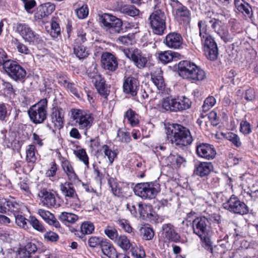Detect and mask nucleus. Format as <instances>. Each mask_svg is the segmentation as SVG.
I'll use <instances>...</instances> for the list:
<instances>
[{"instance_id": "1", "label": "nucleus", "mask_w": 258, "mask_h": 258, "mask_svg": "<svg viewBox=\"0 0 258 258\" xmlns=\"http://www.w3.org/2000/svg\"><path fill=\"white\" fill-rule=\"evenodd\" d=\"M225 42H230L232 39L226 27L220 20L213 18L201 20L198 23L200 36L203 44V49L205 55L211 60H215L218 56V49L214 39L210 36L208 29L207 23Z\"/></svg>"}, {"instance_id": "2", "label": "nucleus", "mask_w": 258, "mask_h": 258, "mask_svg": "<svg viewBox=\"0 0 258 258\" xmlns=\"http://www.w3.org/2000/svg\"><path fill=\"white\" fill-rule=\"evenodd\" d=\"M165 131L168 139L176 146H186L193 141L189 130L180 124L173 123L166 125Z\"/></svg>"}, {"instance_id": "3", "label": "nucleus", "mask_w": 258, "mask_h": 258, "mask_svg": "<svg viewBox=\"0 0 258 258\" xmlns=\"http://www.w3.org/2000/svg\"><path fill=\"white\" fill-rule=\"evenodd\" d=\"M192 229L194 233L200 237L203 246L210 252H213L212 243L209 237L208 219L205 216L196 218L192 222Z\"/></svg>"}, {"instance_id": "4", "label": "nucleus", "mask_w": 258, "mask_h": 258, "mask_svg": "<svg viewBox=\"0 0 258 258\" xmlns=\"http://www.w3.org/2000/svg\"><path fill=\"white\" fill-rule=\"evenodd\" d=\"M178 73L183 79L194 82L201 81L206 78L205 72L194 63L184 60L178 64Z\"/></svg>"}, {"instance_id": "5", "label": "nucleus", "mask_w": 258, "mask_h": 258, "mask_svg": "<svg viewBox=\"0 0 258 258\" xmlns=\"http://www.w3.org/2000/svg\"><path fill=\"white\" fill-rule=\"evenodd\" d=\"M191 105V101L185 96L177 98L166 97L163 98L158 105L160 111H181L189 109Z\"/></svg>"}, {"instance_id": "6", "label": "nucleus", "mask_w": 258, "mask_h": 258, "mask_svg": "<svg viewBox=\"0 0 258 258\" xmlns=\"http://www.w3.org/2000/svg\"><path fill=\"white\" fill-rule=\"evenodd\" d=\"M71 117L78 128L83 131L84 135L87 136L88 131L94 123L93 114L86 110L72 108L71 110Z\"/></svg>"}, {"instance_id": "7", "label": "nucleus", "mask_w": 258, "mask_h": 258, "mask_svg": "<svg viewBox=\"0 0 258 258\" xmlns=\"http://www.w3.org/2000/svg\"><path fill=\"white\" fill-rule=\"evenodd\" d=\"M99 17L100 26L106 33L114 36L122 32L123 23L120 19L107 13Z\"/></svg>"}, {"instance_id": "8", "label": "nucleus", "mask_w": 258, "mask_h": 258, "mask_svg": "<svg viewBox=\"0 0 258 258\" xmlns=\"http://www.w3.org/2000/svg\"><path fill=\"white\" fill-rule=\"evenodd\" d=\"M160 190V185L156 181L137 183L134 188L135 194L143 200L154 199Z\"/></svg>"}, {"instance_id": "9", "label": "nucleus", "mask_w": 258, "mask_h": 258, "mask_svg": "<svg viewBox=\"0 0 258 258\" xmlns=\"http://www.w3.org/2000/svg\"><path fill=\"white\" fill-rule=\"evenodd\" d=\"M123 53L138 69H142L153 65L151 62V55L143 54L137 48L125 49L123 50Z\"/></svg>"}, {"instance_id": "10", "label": "nucleus", "mask_w": 258, "mask_h": 258, "mask_svg": "<svg viewBox=\"0 0 258 258\" xmlns=\"http://www.w3.org/2000/svg\"><path fill=\"white\" fill-rule=\"evenodd\" d=\"M47 100L41 99L32 105L28 110V114L31 120L35 124L43 123L47 118Z\"/></svg>"}, {"instance_id": "11", "label": "nucleus", "mask_w": 258, "mask_h": 258, "mask_svg": "<svg viewBox=\"0 0 258 258\" xmlns=\"http://www.w3.org/2000/svg\"><path fill=\"white\" fill-rule=\"evenodd\" d=\"M166 16L160 10L154 11L149 18L150 26L154 34L162 35L166 29Z\"/></svg>"}, {"instance_id": "12", "label": "nucleus", "mask_w": 258, "mask_h": 258, "mask_svg": "<svg viewBox=\"0 0 258 258\" xmlns=\"http://www.w3.org/2000/svg\"><path fill=\"white\" fill-rule=\"evenodd\" d=\"M223 207L230 212L236 214L244 215L248 212V208L246 205L234 195L223 204Z\"/></svg>"}, {"instance_id": "13", "label": "nucleus", "mask_w": 258, "mask_h": 258, "mask_svg": "<svg viewBox=\"0 0 258 258\" xmlns=\"http://www.w3.org/2000/svg\"><path fill=\"white\" fill-rule=\"evenodd\" d=\"M16 31L21 35L25 42L29 44L38 43L40 40L39 35L26 23H18L16 26Z\"/></svg>"}, {"instance_id": "14", "label": "nucleus", "mask_w": 258, "mask_h": 258, "mask_svg": "<svg viewBox=\"0 0 258 258\" xmlns=\"http://www.w3.org/2000/svg\"><path fill=\"white\" fill-rule=\"evenodd\" d=\"M8 75L16 81H22L26 76V70L16 61L8 60L4 65Z\"/></svg>"}, {"instance_id": "15", "label": "nucleus", "mask_w": 258, "mask_h": 258, "mask_svg": "<svg viewBox=\"0 0 258 258\" xmlns=\"http://www.w3.org/2000/svg\"><path fill=\"white\" fill-rule=\"evenodd\" d=\"M60 189L65 198H69L73 200L70 206L75 210L80 208L81 205L78 197L76 191L73 184L70 182H65L60 185Z\"/></svg>"}, {"instance_id": "16", "label": "nucleus", "mask_w": 258, "mask_h": 258, "mask_svg": "<svg viewBox=\"0 0 258 258\" xmlns=\"http://www.w3.org/2000/svg\"><path fill=\"white\" fill-rule=\"evenodd\" d=\"M140 87L138 79L133 76L125 77L123 83V91L126 94L136 96Z\"/></svg>"}, {"instance_id": "17", "label": "nucleus", "mask_w": 258, "mask_h": 258, "mask_svg": "<svg viewBox=\"0 0 258 258\" xmlns=\"http://www.w3.org/2000/svg\"><path fill=\"white\" fill-rule=\"evenodd\" d=\"M198 156L207 160H212L216 157L217 152L214 146L208 143H200L196 147Z\"/></svg>"}, {"instance_id": "18", "label": "nucleus", "mask_w": 258, "mask_h": 258, "mask_svg": "<svg viewBox=\"0 0 258 258\" xmlns=\"http://www.w3.org/2000/svg\"><path fill=\"white\" fill-rule=\"evenodd\" d=\"M55 10V5L48 3L39 6L34 14V19L36 21H40L46 19L51 15Z\"/></svg>"}, {"instance_id": "19", "label": "nucleus", "mask_w": 258, "mask_h": 258, "mask_svg": "<svg viewBox=\"0 0 258 258\" xmlns=\"http://www.w3.org/2000/svg\"><path fill=\"white\" fill-rule=\"evenodd\" d=\"M108 183L111 189L112 194L119 198L126 197L128 196L127 190L129 187L118 183L114 178H110Z\"/></svg>"}, {"instance_id": "20", "label": "nucleus", "mask_w": 258, "mask_h": 258, "mask_svg": "<svg viewBox=\"0 0 258 258\" xmlns=\"http://www.w3.org/2000/svg\"><path fill=\"white\" fill-rule=\"evenodd\" d=\"M101 65L105 70L115 71L118 67L116 58L109 52L103 53L101 55Z\"/></svg>"}, {"instance_id": "21", "label": "nucleus", "mask_w": 258, "mask_h": 258, "mask_svg": "<svg viewBox=\"0 0 258 258\" xmlns=\"http://www.w3.org/2000/svg\"><path fill=\"white\" fill-rule=\"evenodd\" d=\"M164 43L169 48L178 49L181 46L183 39L180 34L171 32L167 35L164 40Z\"/></svg>"}, {"instance_id": "22", "label": "nucleus", "mask_w": 258, "mask_h": 258, "mask_svg": "<svg viewBox=\"0 0 258 258\" xmlns=\"http://www.w3.org/2000/svg\"><path fill=\"white\" fill-rule=\"evenodd\" d=\"M64 110L59 107H54L52 109L51 119L54 127L60 129L63 126L64 123Z\"/></svg>"}, {"instance_id": "23", "label": "nucleus", "mask_w": 258, "mask_h": 258, "mask_svg": "<svg viewBox=\"0 0 258 258\" xmlns=\"http://www.w3.org/2000/svg\"><path fill=\"white\" fill-rule=\"evenodd\" d=\"M38 196L42 204L46 207H53L56 205V200L54 194L46 189L40 190Z\"/></svg>"}, {"instance_id": "24", "label": "nucleus", "mask_w": 258, "mask_h": 258, "mask_svg": "<svg viewBox=\"0 0 258 258\" xmlns=\"http://www.w3.org/2000/svg\"><path fill=\"white\" fill-rule=\"evenodd\" d=\"M92 82L94 84L98 92L103 97L107 98L110 91L104 78L100 75L96 74L93 76Z\"/></svg>"}, {"instance_id": "25", "label": "nucleus", "mask_w": 258, "mask_h": 258, "mask_svg": "<svg viewBox=\"0 0 258 258\" xmlns=\"http://www.w3.org/2000/svg\"><path fill=\"white\" fill-rule=\"evenodd\" d=\"M213 170V166L211 162H202L195 166L194 173L201 177H206Z\"/></svg>"}, {"instance_id": "26", "label": "nucleus", "mask_w": 258, "mask_h": 258, "mask_svg": "<svg viewBox=\"0 0 258 258\" xmlns=\"http://www.w3.org/2000/svg\"><path fill=\"white\" fill-rule=\"evenodd\" d=\"M37 213L49 225L56 228H60L59 222L49 211L40 209L38 210Z\"/></svg>"}, {"instance_id": "27", "label": "nucleus", "mask_w": 258, "mask_h": 258, "mask_svg": "<svg viewBox=\"0 0 258 258\" xmlns=\"http://www.w3.org/2000/svg\"><path fill=\"white\" fill-rule=\"evenodd\" d=\"M0 204L5 208L4 213L8 210L12 212L14 215H16L19 214L21 210V205L16 203L14 199L8 200L2 198L1 199Z\"/></svg>"}, {"instance_id": "28", "label": "nucleus", "mask_w": 258, "mask_h": 258, "mask_svg": "<svg viewBox=\"0 0 258 258\" xmlns=\"http://www.w3.org/2000/svg\"><path fill=\"white\" fill-rule=\"evenodd\" d=\"M163 237L165 241L177 242L180 236L175 231L173 226L171 224H166L163 226Z\"/></svg>"}, {"instance_id": "29", "label": "nucleus", "mask_w": 258, "mask_h": 258, "mask_svg": "<svg viewBox=\"0 0 258 258\" xmlns=\"http://www.w3.org/2000/svg\"><path fill=\"white\" fill-rule=\"evenodd\" d=\"M235 8L247 18H250L252 15V11L249 5L243 0H235Z\"/></svg>"}, {"instance_id": "30", "label": "nucleus", "mask_w": 258, "mask_h": 258, "mask_svg": "<svg viewBox=\"0 0 258 258\" xmlns=\"http://www.w3.org/2000/svg\"><path fill=\"white\" fill-rule=\"evenodd\" d=\"M179 55L177 52L167 50L159 52L158 57L162 63L166 64L171 61L176 60Z\"/></svg>"}, {"instance_id": "31", "label": "nucleus", "mask_w": 258, "mask_h": 258, "mask_svg": "<svg viewBox=\"0 0 258 258\" xmlns=\"http://www.w3.org/2000/svg\"><path fill=\"white\" fill-rule=\"evenodd\" d=\"M101 248L103 254L108 258H115L117 256L115 249L108 240H105L101 242Z\"/></svg>"}, {"instance_id": "32", "label": "nucleus", "mask_w": 258, "mask_h": 258, "mask_svg": "<svg viewBox=\"0 0 258 258\" xmlns=\"http://www.w3.org/2000/svg\"><path fill=\"white\" fill-rule=\"evenodd\" d=\"M61 166L70 180L75 181L78 178L72 164L69 161L67 160L62 161Z\"/></svg>"}, {"instance_id": "33", "label": "nucleus", "mask_w": 258, "mask_h": 258, "mask_svg": "<svg viewBox=\"0 0 258 258\" xmlns=\"http://www.w3.org/2000/svg\"><path fill=\"white\" fill-rule=\"evenodd\" d=\"M126 121L132 127L137 126L139 123L138 114L131 108L128 109L124 113V122Z\"/></svg>"}, {"instance_id": "34", "label": "nucleus", "mask_w": 258, "mask_h": 258, "mask_svg": "<svg viewBox=\"0 0 258 258\" xmlns=\"http://www.w3.org/2000/svg\"><path fill=\"white\" fill-rule=\"evenodd\" d=\"M151 80L157 88L162 90L165 87V83L161 70H158L156 72L151 73Z\"/></svg>"}, {"instance_id": "35", "label": "nucleus", "mask_w": 258, "mask_h": 258, "mask_svg": "<svg viewBox=\"0 0 258 258\" xmlns=\"http://www.w3.org/2000/svg\"><path fill=\"white\" fill-rule=\"evenodd\" d=\"M174 16L178 21L184 20L189 19L190 12L186 7L181 4L174 10Z\"/></svg>"}, {"instance_id": "36", "label": "nucleus", "mask_w": 258, "mask_h": 258, "mask_svg": "<svg viewBox=\"0 0 258 258\" xmlns=\"http://www.w3.org/2000/svg\"><path fill=\"white\" fill-rule=\"evenodd\" d=\"M37 250V248L35 244L32 242H29L24 248H21L18 251V254L19 256L30 258L31 254L34 253Z\"/></svg>"}, {"instance_id": "37", "label": "nucleus", "mask_w": 258, "mask_h": 258, "mask_svg": "<svg viewBox=\"0 0 258 258\" xmlns=\"http://www.w3.org/2000/svg\"><path fill=\"white\" fill-rule=\"evenodd\" d=\"M58 219L65 224L67 223L73 224L79 220V217L75 214L63 212L61 213Z\"/></svg>"}, {"instance_id": "38", "label": "nucleus", "mask_w": 258, "mask_h": 258, "mask_svg": "<svg viewBox=\"0 0 258 258\" xmlns=\"http://www.w3.org/2000/svg\"><path fill=\"white\" fill-rule=\"evenodd\" d=\"M114 243L124 251L129 250L132 246L130 240L124 235H119Z\"/></svg>"}, {"instance_id": "39", "label": "nucleus", "mask_w": 258, "mask_h": 258, "mask_svg": "<svg viewBox=\"0 0 258 258\" xmlns=\"http://www.w3.org/2000/svg\"><path fill=\"white\" fill-rule=\"evenodd\" d=\"M167 162L175 168L179 167L181 165L185 162V160L177 154H171L167 157Z\"/></svg>"}, {"instance_id": "40", "label": "nucleus", "mask_w": 258, "mask_h": 258, "mask_svg": "<svg viewBox=\"0 0 258 258\" xmlns=\"http://www.w3.org/2000/svg\"><path fill=\"white\" fill-rule=\"evenodd\" d=\"M119 12L124 15L131 17H135L139 15L140 11L135 6L130 5H123L119 8Z\"/></svg>"}, {"instance_id": "41", "label": "nucleus", "mask_w": 258, "mask_h": 258, "mask_svg": "<svg viewBox=\"0 0 258 258\" xmlns=\"http://www.w3.org/2000/svg\"><path fill=\"white\" fill-rule=\"evenodd\" d=\"M26 160L30 163H34L37 160L36 150L33 145H29L26 150Z\"/></svg>"}, {"instance_id": "42", "label": "nucleus", "mask_w": 258, "mask_h": 258, "mask_svg": "<svg viewBox=\"0 0 258 258\" xmlns=\"http://www.w3.org/2000/svg\"><path fill=\"white\" fill-rule=\"evenodd\" d=\"M74 53L79 59H83L87 57L89 54L86 47L82 44H74Z\"/></svg>"}, {"instance_id": "43", "label": "nucleus", "mask_w": 258, "mask_h": 258, "mask_svg": "<svg viewBox=\"0 0 258 258\" xmlns=\"http://www.w3.org/2000/svg\"><path fill=\"white\" fill-rule=\"evenodd\" d=\"M10 106L8 104L0 103V120L7 121L11 114Z\"/></svg>"}, {"instance_id": "44", "label": "nucleus", "mask_w": 258, "mask_h": 258, "mask_svg": "<svg viewBox=\"0 0 258 258\" xmlns=\"http://www.w3.org/2000/svg\"><path fill=\"white\" fill-rule=\"evenodd\" d=\"M101 151L104 153L105 157L108 159L110 164H112L115 158L117 156V153L107 145H104L102 146Z\"/></svg>"}, {"instance_id": "45", "label": "nucleus", "mask_w": 258, "mask_h": 258, "mask_svg": "<svg viewBox=\"0 0 258 258\" xmlns=\"http://www.w3.org/2000/svg\"><path fill=\"white\" fill-rule=\"evenodd\" d=\"M29 222L32 227L36 230L41 232H43L45 231V229L43 224L35 217L30 216L29 217Z\"/></svg>"}, {"instance_id": "46", "label": "nucleus", "mask_w": 258, "mask_h": 258, "mask_svg": "<svg viewBox=\"0 0 258 258\" xmlns=\"http://www.w3.org/2000/svg\"><path fill=\"white\" fill-rule=\"evenodd\" d=\"M140 231L143 239L146 240L152 239L154 235L152 229L148 227H142Z\"/></svg>"}, {"instance_id": "47", "label": "nucleus", "mask_w": 258, "mask_h": 258, "mask_svg": "<svg viewBox=\"0 0 258 258\" xmlns=\"http://www.w3.org/2000/svg\"><path fill=\"white\" fill-rule=\"evenodd\" d=\"M14 44L19 53L32 56L30 49L26 45L19 41L17 39L15 41Z\"/></svg>"}, {"instance_id": "48", "label": "nucleus", "mask_w": 258, "mask_h": 258, "mask_svg": "<svg viewBox=\"0 0 258 258\" xmlns=\"http://www.w3.org/2000/svg\"><path fill=\"white\" fill-rule=\"evenodd\" d=\"M104 233L111 240L115 241L116 239L119 236L117 230L113 227L107 226L104 229Z\"/></svg>"}, {"instance_id": "49", "label": "nucleus", "mask_w": 258, "mask_h": 258, "mask_svg": "<svg viewBox=\"0 0 258 258\" xmlns=\"http://www.w3.org/2000/svg\"><path fill=\"white\" fill-rule=\"evenodd\" d=\"M75 154L76 157L80 161H82L86 166H89V163L88 157L84 149H79L75 151Z\"/></svg>"}, {"instance_id": "50", "label": "nucleus", "mask_w": 258, "mask_h": 258, "mask_svg": "<svg viewBox=\"0 0 258 258\" xmlns=\"http://www.w3.org/2000/svg\"><path fill=\"white\" fill-rule=\"evenodd\" d=\"M117 138L122 143H128L131 140L130 133L120 128H119L117 131Z\"/></svg>"}, {"instance_id": "51", "label": "nucleus", "mask_w": 258, "mask_h": 258, "mask_svg": "<svg viewBox=\"0 0 258 258\" xmlns=\"http://www.w3.org/2000/svg\"><path fill=\"white\" fill-rule=\"evenodd\" d=\"M131 248V253L134 257L136 258H144L145 257V252L141 247L132 245Z\"/></svg>"}, {"instance_id": "52", "label": "nucleus", "mask_w": 258, "mask_h": 258, "mask_svg": "<svg viewBox=\"0 0 258 258\" xmlns=\"http://www.w3.org/2000/svg\"><path fill=\"white\" fill-rule=\"evenodd\" d=\"M216 103V99L213 96H209L207 97L204 101V104L202 106V110L204 112H206L209 111L212 107L214 106Z\"/></svg>"}, {"instance_id": "53", "label": "nucleus", "mask_w": 258, "mask_h": 258, "mask_svg": "<svg viewBox=\"0 0 258 258\" xmlns=\"http://www.w3.org/2000/svg\"><path fill=\"white\" fill-rule=\"evenodd\" d=\"M94 230V225L90 222H85L81 226V231L83 234H90Z\"/></svg>"}, {"instance_id": "54", "label": "nucleus", "mask_w": 258, "mask_h": 258, "mask_svg": "<svg viewBox=\"0 0 258 258\" xmlns=\"http://www.w3.org/2000/svg\"><path fill=\"white\" fill-rule=\"evenodd\" d=\"M76 13L79 19H83L87 17L89 14L87 5H83L79 8L77 9Z\"/></svg>"}, {"instance_id": "55", "label": "nucleus", "mask_w": 258, "mask_h": 258, "mask_svg": "<svg viewBox=\"0 0 258 258\" xmlns=\"http://www.w3.org/2000/svg\"><path fill=\"white\" fill-rule=\"evenodd\" d=\"M117 223L125 232L130 233L132 232L133 228L126 220L119 219L117 221Z\"/></svg>"}, {"instance_id": "56", "label": "nucleus", "mask_w": 258, "mask_h": 258, "mask_svg": "<svg viewBox=\"0 0 258 258\" xmlns=\"http://www.w3.org/2000/svg\"><path fill=\"white\" fill-rule=\"evenodd\" d=\"M152 207L151 205L139 204V210L141 216L148 217L151 214Z\"/></svg>"}, {"instance_id": "57", "label": "nucleus", "mask_w": 258, "mask_h": 258, "mask_svg": "<svg viewBox=\"0 0 258 258\" xmlns=\"http://www.w3.org/2000/svg\"><path fill=\"white\" fill-rule=\"evenodd\" d=\"M57 165L54 161L51 162L49 168L46 171L45 175L47 177H53L56 175L57 170Z\"/></svg>"}, {"instance_id": "58", "label": "nucleus", "mask_w": 258, "mask_h": 258, "mask_svg": "<svg viewBox=\"0 0 258 258\" xmlns=\"http://www.w3.org/2000/svg\"><path fill=\"white\" fill-rule=\"evenodd\" d=\"M227 138L235 146L238 147L241 146V142L238 136L234 133H229L227 135Z\"/></svg>"}, {"instance_id": "59", "label": "nucleus", "mask_w": 258, "mask_h": 258, "mask_svg": "<svg viewBox=\"0 0 258 258\" xmlns=\"http://www.w3.org/2000/svg\"><path fill=\"white\" fill-rule=\"evenodd\" d=\"M60 31L59 24L54 20H52L51 22V35L53 37H56L59 34Z\"/></svg>"}, {"instance_id": "60", "label": "nucleus", "mask_w": 258, "mask_h": 258, "mask_svg": "<svg viewBox=\"0 0 258 258\" xmlns=\"http://www.w3.org/2000/svg\"><path fill=\"white\" fill-rule=\"evenodd\" d=\"M64 85L65 87L68 90H69L74 95H75L78 98L80 97V94L79 92L78 89L74 84L64 81Z\"/></svg>"}, {"instance_id": "61", "label": "nucleus", "mask_w": 258, "mask_h": 258, "mask_svg": "<svg viewBox=\"0 0 258 258\" xmlns=\"http://www.w3.org/2000/svg\"><path fill=\"white\" fill-rule=\"evenodd\" d=\"M15 217L16 223L20 227L23 228H26L27 227L26 219L23 216L20 215L19 213L14 215Z\"/></svg>"}, {"instance_id": "62", "label": "nucleus", "mask_w": 258, "mask_h": 258, "mask_svg": "<svg viewBox=\"0 0 258 258\" xmlns=\"http://www.w3.org/2000/svg\"><path fill=\"white\" fill-rule=\"evenodd\" d=\"M100 237L96 236H91L88 240V245L91 247H95L98 245H101V242H103Z\"/></svg>"}, {"instance_id": "63", "label": "nucleus", "mask_w": 258, "mask_h": 258, "mask_svg": "<svg viewBox=\"0 0 258 258\" xmlns=\"http://www.w3.org/2000/svg\"><path fill=\"white\" fill-rule=\"evenodd\" d=\"M44 237L47 241L51 242H55L59 239L58 234L51 231L46 232L44 235Z\"/></svg>"}, {"instance_id": "64", "label": "nucleus", "mask_w": 258, "mask_h": 258, "mask_svg": "<svg viewBox=\"0 0 258 258\" xmlns=\"http://www.w3.org/2000/svg\"><path fill=\"white\" fill-rule=\"evenodd\" d=\"M87 40L86 33L83 31H79L78 33V37L75 40V44H82Z\"/></svg>"}]
</instances>
